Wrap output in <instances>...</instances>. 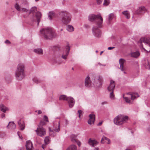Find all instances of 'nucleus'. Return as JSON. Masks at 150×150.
<instances>
[{"mask_svg":"<svg viewBox=\"0 0 150 150\" xmlns=\"http://www.w3.org/2000/svg\"><path fill=\"white\" fill-rule=\"evenodd\" d=\"M148 131L150 132V128H149Z\"/></svg>","mask_w":150,"mask_h":150,"instance_id":"obj_63","label":"nucleus"},{"mask_svg":"<svg viewBox=\"0 0 150 150\" xmlns=\"http://www.w3.org/2000/svg\"><path fill=\"white\" fill-rule=\"evenodd\" d=\"M33 51L35 53L39 55H42L43 54V50L40 48L34 49Z\"/></svg>","mask_w":150,"mask_h":150,"instance_id":"obj_21","label":"nucleus"},{"mask_svg":"<svg viewBox=\"0 0 150 150\" xmlns=\"http://www.w3.org/2000/svg\"><path fill=\"white\" fill-rule=\"evenodd\" d=\"M33 80L34 82L36 83H40V81L36 78H34L33 79Z\"/></svg>","mask_w":150,"mask_h":150,"instance_id":"obj_44","label":"nucleus"},{"mask_svg":"<svg viewBox=\"0 0 150 150\" xmlns=\"http://www.w3.org/2000/svg\"><path fill=\"white\" fill-rule=\"evenodd\" d=\"M9 110L8 108L4 106L2 104L0 105V110H1L2 111L4 112H5L6 111H8Z\"/></svg>","mask_w":150,"mask_h":150,"instance_id":"obj_26","label":"nucleus"},{"mask_svg":"<svg viewBox=\"0 0 150 150\" xmlns=\"http://www.w3.org/2000/svg\"><path fill=\"white\" fill-rule=\"evenodd\" d=\"M22 11L23 12L25 13V15H24L25 17H26L29 15V10L25 8H22L21 9V11Z\"/></svg>","mask_w":150,"mask_h":150,"instance_id":"obj_28","label":"nucleus"},{"mask_svg":"<svg viewBox=\"0 0 150 150\" xmlns=\"http://www.w3.org/2000/svg\"><path fill=\"white\" fill-rule=\"evenodd\" d=\"M18 136H19V137L20 138L21 137H20V136H19V132H18Z\"/></svg>","mask_w":150,"mask_h":150,"instance_id":"obj_62","label":"nucleus"},{"mask_svg":"<svg viewBox=\"0 0 150 150\" xmlns=\"http://www.w3.org/2000/svg\"><path fill=\"white\" fill-rule=\"evenodd\" d=\"M107 102H106V101H104L103 102H102V103H101V104L102 105H104V104H107Z\"/></svg>","mask_w":150,"mask_h":150,"instance_id":"obj_53","label":"nucleus"},{"mask_svg":"<svg viewBox=\"0 0 150 150\" xmlns=\"http://www.w3.org/2000/svg\"><path fill=\"white\" fill-rule=\"evenodd\" d=\"M88 19L90 21H94L99 27L101 28L102 27L103 19L100 14L97 15L93 14L90 15L88 17Z\"/></svg>","mask_w":150,"mask_h":150,"instance_id":"obj_4","label":"nucleus"},{"mask_svg":"<svg viewBox=\"0 0 150 150\" xmlns=\"http://www.w3.org/2000/svg\"><path fill=\"white\" fill-rule=\"evenodd\" d=\"M97 3L98 4H100L101 3L103 0H96Z\"/></svg>","mask_w":150,"mask_h":150,"instance_id":"obj_48","label":"nucleus"},{"mask_svg":"<svg viewBox=\"0 0 150 150\" xmlns=\"http://www.w3.org/2000/svg\"><path fill=\"white\" fill-rule=\"evenodd\" d=\"M123 97L124 100L126 102L128 103H130V100L129 98V97H124V95H123Z\"/></svg>","mask_w":150,"mask_h":150,"instance_id":"obj_41","label":"nucleus"},{"mask_svg":"<svg viewBox=\"0 0 150 150\" xmlns=\"http://www.w3.org/2000/svg\"><path fill=\"white\" fill-rule=\"evenodd\" d=\"M131 57L135 58H137L140 55L139 52L137 51L132 52L131 53Z\"/></svg>","mask_w":150,"mask_h":150,"instance_id":"obj_24","label":"nucleus"},{"mask_svg":"<svg viewBox=\"0 0 150 150\" xmlns=\"http://www.w3.org/2000/svg\"><path fill=\"white\" fill-rule=\"evenodd\" d=\"M102 122H99L97 125L98 126H100L102 124Z\"/></svg>","mask_w":150,"mask_h":150,"instance_id":"obj_52","label":"nucleus"},{"mask_svg":"<svg viewBox=\"0 0 150 150\" xmlns=\"http://www.w3.org/2000/svg\"><path fill=\"white\" fill-rule=\"evenodd\" d=\"M26 150H33L34 149L33 144L30 140L27 141L25 144Z\"/></svg>","mask_w":150,"mask_h":150,"instance_id":"obj_11","label":"nucleus"},{"mask_svg":"<svg viewBox=\"0 0 150 150\" xmlns=\"http://www.w3.org/2000/svg\"><path fill=\"white\" fill-rule=\"evenodd\" d=\"M70 51V47L69 45H67L65 47V52L62 55V57L64 59H66L69 54Z\"/></svg>","mask_w":150,"mask_h":150,"instance_id":"obj_12","label":"nucleus"},{"mask_svg":"<svg viewBox=\"0 0 150 150\" xmlns=\"http://www.w3.org/2000/svg\"><path fill=\"white\" fill-rule=\"evenodd\" d=\"M35 13V18L37 19V22L38 25L41 18V14L40 12L37 11V8L35 6L33 7L29 11V15L30 13L34 14Z\"/></svg>","mask_w":150,"mask_h":150,"instance_id":"obj_7","label":"nucleus"},{"mask_svg":"<svg viewBox=\"0 0 150 150\" xmlns=\"http://www.w3.org/2000/svg\"><path fill=\"white\" fill-rule=\"evenodd\" d=\"M125 60L122 59H120L119 60V64H120V69L122 71H123L124 69V64Z\"/></svg>","mask_w":150,"mask_h":150,"instance_id":"obj_19","label":"nucleus"},{"mask_svg":"<svg viewBox=\"0 0 150 150\" xmlns=\"http://www.w3.org/2000/svg\"><path fill=\"white\" fill-rule=\"evenodd\" d=\"M140 47L141 50L150 52V38H141L139 41Z\"/></svg>","mask_w":150,"mask_h":150,"instance_id":"obj_3","label":"nucleus"},{"mask_svg":"<svg viewBox=\"0 0 150 150\" xmlns=\"http://www.w3.org/2000/svg\"><path fill=\"white\" fill-rule=\"evenodd\" d=\"M99 27L97 26H94L92 28V33L93 35L96 38H100L101 36V33Z\"/></svg>","mask_w":150,"mask_h":150,"instance_id":"obj_9","label":"nucleus"},{"mask_svg":"<svg viewBox=\"0 0 150 150\" xmlns=\"http://www.w3.org/2000/svg\"><path fill=\"white\" fill-rule=\"evenodd\" d=\"M42 111H41L40 110H39L38 111V114H40L41 113H42Z\"/></svg>","mask_w":150,"mask_h":150,"instance_id":"obj_57","label":"nucleus"},{"mask_svg":"<svg viewBox=\"0 0 150 150\" xmlns=\"http://www.w3.org/2000/svg\"><path fill=\"white\" fill-rule=\"evenodd\" d=\"M148 65L147 66V67H146V68L147 69H150V62L149 63V61H148Z\"/></svg>","mask_w":150,"mask_h":150,"instance_id":"obj_50","label":"nucleus"},{"mask_svg":"<svg viewBox=\"0 0 150 150\" xmlns=\"http://www.w3.org/2000/svg\"><path fill=\"white\" fill-rule=\"evenodd\" d=\"M115 48V47H108V50H111L114 48Z\"/></svg>","mask_w":150,"mask_h":150,"instance_id":"obj_49","label":"nucleus"},{"mask_svg":"<svg viewBox=\"0 0 150 150\" xmlns=\"http://www.w3.org/2000/svg\"><path fill=\"white\" fill-rule=\"evenodd\" d=\"M88 143V144L92 147L95 146L98 144V142L96 140L91 138L89 139Z\"/></svg>","mask_w":150,"mask_h":150,"instance_id":"obj_15","label":"nucleus"},{"mask_svg":"<svg viewBox=\"0 0 150 150\" xmlns=\"http://www.w3.org/2000/svg\"><path fill=\"white\" fill-rule=\"evenodd\" d=\"M35 131L37 135L40 137H42L46 135V130L43 127H38Z\"/></svg>","mask_w":150,"mask_h":150,"instance_id":"obj_10","label":"nucleus"},{"mask_svg":"<svg viewBox=\"0 0 150 150\" xmlns=\"http://www.w3.org/2000/svg\"><path fill=\"white\" fill-rule=\"evenodd\" d=\"M24 65L23 63H19L17 66L15 74L16 77L17 79L21 80L24 78Z\"/></svg>","mask_w":150,"mask_h":150,"instance_id":"obj_2","label":"nucleus"},{"mask_svg":"<svg viewBox=\"0 0 150 150\" xmlns=\"http://www.w3.org/2000/svg\"><path fill=\"white\" fill-rule=\"evenodd\" d=\"M78 113L79 114V117H80V116L82 115V111L81 110H79L78 111Z\"/></svg>","mask_w":150,"mask_h":150,"instance_id":"obj_47","label":"nucleus"},{"mask_svg":"<svg viewBox=\"0 0 150 150\" xmlns=\"http://www.w3.org/2000/svg\"><path fill=\"white\" fill-rule=\"evenodd\" d=\"M70 137L72 141L73 142H76V136L74 135H72Z\"/></svg>","mask_w":150,"mask_h":150,"instance_id":"obj_37","label":"nucleus"},{"mask_svg":"<svg viewBox=\"0 0 150 150\" xmlns=\"http://www.w3.org/2000/svg\"><path fill=\"white\" fill-rule=\"evenodd\" d=\"M67 101L68 102L69 107H72L75 103V100L74 99L71 97H69Z\"/></svg>","mask_w":150,"mask_h":150,"instance_id":"obj_16","label":"nucleus"},{"mask_svg":"<svg viewBox=\"0 0 150 150\" xmlns=\"http://www.w3.org/2000/svg\"><path fill=\"white\" fill-rule=\"evenodd\" d=\"M109 4V0H104L103 4L104 5L107 6Z\"/></svg>","mask_w":150,"mask_h":150,"instance_id":"obj_45","label":"nucleus"},{"mask_svg":"<svg viewBox=\"0 0 150 150\" xmlns=\"http://www.w3.org/2000/svg\"><path fill=\"white\" fill-rule=\"evenodd\" d=\"M85 85L88 87H90L91 86V81L88 76L85 79Z\"/></svg>","mask_w":150,"mask_h":150,"instance_id":"obj_18","label":"nucleus"},{"mask_svg":"<svg viewBox=\"0 0 150 150\" xmlns=\"http://www.w3.org/2000/svg\"><path fill=\"white\" fill-rule=\"evenodd\" d=\"M59 15L61 21L64 24L69 23L71 20V16L68 11H62L59 13Z\"/></svg>","mask_w":150,"mask_h":150,"instance_id":"obj_5","label":"nucleus"},{"mask_svg":"<svg viewBox=\"0 0 150 150\" xmlns=\"http://www.w3.org/2000/svg\"><path fill=\"white\" fill-rule=\"evenodd\" d=\"M99 64L100 65H102L103 66H105V64H104V65H102L101 64H100V63H99Z\"/></svg>","mask_w":150,"mask_h":150,"instance_id":"obj_58","label":"nucleus"},{"mask_svg":"<svg viewBox=\"0 0 150 150\" xmlns=\"http://www.w3.org/2000/svg\"><path fill=\"white\" fill-rule=\"evenodd\" d=\"M68 97H67L66 96L64 95H61L59 98V100H67V98Z\"/></svg>","mask_w":150,"mask_h":150,"instance_id":"obj_36","label":"nucleus"},{"mask_svg":"<svg viewBox=\"0 0 150 150\" xmlns=\"http://www.w3.org/2000/svg\"><path fill=\"white\" fill-rule=\"evenodd\" d=\"M1 117L3 118L5 116V115L4 114H3L1 115Z\"/></svg>","mask_w":150,"mask_h":150,"instance_id":"obj_56","label":"nucleus"},{"mask_svg":"<svg viewBox=\"0 0 150 150\" xmlns=\"http://www.w3.org/2000/svg\"><path fill=\"white\" fill-rule=\"evenodd\" d=\"M40 34L46 39H51L56 36V34L50 28H43L40 31Z\"/></svg>","mask_w":150,"mask_h":150,"instance_id":"obj_1","label":"nucleus"},{"mask_svg":"<svg viewBox=\"0 0 150 150\" xmlns=\"http://www.w3.org/2000/svg\"><path fill=\"white\" fill-rule=\"evenodd\" d=\"M15 7L16 9L18 11H21V8L19 5L16 3L15 5Z\"/></svg>","mask_w":150,"mask_h":150,"instance_id":"obj_42","label":"nucleus"},{"mask_svg":"<svg viewBox=\"0 0 150 150\" xmlns=\"http://www.w3.org/2000/svg\"><path fill=\"white\" fill-rule=\"evenodd\" d=\"M18 124L21 130H23L24 129L25 124L23 120H20L18 122Z\"/></svg>","mask_w":150,"mask_h":150,"instance_id":"obj_20","label":"nucleus"},{"mask_svg":"<svg viewBox=\"0 0 150 150\" xmlns=\"http://www.w3.org/2000/svg\"><path fill=\"white\" fill-rule=\"evenodd\" d=\"M31 20L33 21H36L35 19V17H33V18L31 19Z\"/></svg>","mask_w":150,"mask_h":150,"instance_id":"obj_55","label":"nucleus"},{"mask_svg":"<svg viewBox=\"0 0 150 150\" xmlns=\"http://www.w3.org/2000/svg\"><path fill=\"white\" fill-rule=\"evenodd\" d=\"M7 127L12 129H15L16 127V125L13 122H10Z\"/></svg>","mask_w":150,"mask_h":150,"instance_id":"obj_23","label":"nucleus"},{"mask_svg":"<svg viewBox=\"0 0 150 150\" xmlns=\"http://www.w3.org/2000/svg\"><path fill=\"white\" fill-rule=\"evenodd\" d=\"M115 84V81L112 80H111L110 81V83L109 86L108 87V90L109 91H113Z\"/></svg>","mask_w":150,"mask_h":150,"instance_id":"obj_13","label":"nucleus"},{"mask_svg":"<svg viewBox=\"0 0 150 150\" xmlns=\"http://www.w3.org/2000/svg\"><path fill=\"white\" fill-rule=\"evenodd\" d=\"M78 144L79 146H80L81 145V143L79 142L78 143Z\"/></svg>","mask_w":150,"mask_h":150,"instance_id":"obj_60","label":"nucleus"},{"mask_svg":"<svg viewBox=\"0 0 150 150\" xmlns=\"http://www.w3.org/2000/svg\"><path fill=\"white\" fill-rule=\"evenodd\" d=\"M60 122L59 121L58 124V126L57 127H56L54 129V131L57 132H59L60 130Z\"/></svg>","mask_w":150,"mask_h":150,"instance_id":"obj_38","label":"nucleus"},{"mask_svg":"<svg viewBox=\"0 0 150 150\" xmlns=\"http://www.w3.org/2000/svg\"><path fill=\"white\" fill-rule=\"evenodd\" d=\"M128 117L127 116L119 115L114 120L115 124L117 125H120L126 122L128 120Z\"/></svg>","mask_w":150,"mask_h":150,"instance_id":"obj_6","label":"nucleus"},{"mask_svg":"<svg viewBox=\"0 0 150 150\" xmlns=\"http://www.w3.org/2000/svg\"><path fill=\"white\" fill-rule=\"evenodd\" d=\"M9 110L8 108L4 106L2 104L0 105V110H1L2 111L4 112H5L6 111H8Z\"/></svg>","mask_w":150,"mask_h":150,"instance_id":"obj_25","label":"nucleus"},{"mask_svg":"<svg viewBox=\"0 0 150 150\" xmlns=\"http://www.w3.org/2000/svg\"><path fill=\"white\" fill-rule=\"evenodd\" d=\"M146 11V9L145 7L141 6L139 7L137 10L136 13L138 14L144 13Z\"/></svg>","mask_w":150,"mask_h":150,"instance_id":"obj_17","label":"nucleus"},{"mask_svg":"<svg viewBox=\"0 0 150 150\" xmlns=\"http://www.w3.org/2000/svg\"><path fill=\"white\" fill-rule=\"evenodd\" d=\"M46 125V122L43 121V120H42L40 121L39 124L38 125V127H43V126Z\"/></svg>","mask_w":150,"mask_h":150,"instance_id":"obj_40","label":"nucleus"},{"mask_svg":"<svg viewBox=\"0 0 150 150\" xmlns=\"http://www.w3.org/2000/svg\"><path fill=\"white\" fill-rule=\"evenodd\" d=\"M67 150H77V147L75 145H72L70 146Z\"/></svg>","mask_w":150,"mask_h":150,"instance_id":"obj_32","label":"nucleus"},{"mask_svg":"<svg viewBox=\"0 0 150 150\" xmlns=\"http://www.w3.org/2000/svg\"><path fill=\"white\" fill-rule=\"evenodd\" d=\"M114 14L113 13H111L109 14L108 18V23L109 24L110 23L111 21L114 18Z\"/></svg>","mask_w":150,"mask_h":150,"instance_id":"obj_27","label":"nucleus"},{"mask_svg":"<svg viewBox=\"0 0 150 150\" xmlns=\"http://www.w3.org/2000/svg\"><path fill=\"white\" fill-rule=\"evenodd\" d=\"M93 83L95 86L97 87L101 86L103 84V79L102 77L100 75H98L94 77Z\"/></svg>","mask_w":150,"mask_h":150,"instance_id":"obj_8","label":"nucleus"},{"mask_svg":"<svg viewBox=\"0 0 150 150\" xmlns=\"http://www.w3.org/2000/svg\"><path fill=\"white\" fill-rule=\"evenodd\" d=\"M110 93L109 97L112 100H114L115 99V96L113 93V91H110Z\"/></svg>","mask_w":150,"mask_h":150,"instance_id":"obj_39","label":"nucleus"},{"mask_svg":"<svg viewBox=\"0 0 150 150\" xmlns=\"http://www.w3.org/2000/svg\"><path fill=\"white\" fill-rule=\"evenodd\" d=\"M53 61L54 63L58 64H60L62 63V62L60 61H58L57 59H54Z\"/></svg>","mask_w":150,"mask_h":150,"instance_id":"obj_46","label":"nucleus"},{"mask_svg":"<svg viewBox=\"0 0 150 150\" xmlns=\"http://www.w3.org/2000/svg\"><path fill=\"white\" fill-rule=\"evenodd\" d=\"M105 140L108 141V142L107 143L108 144H110V139H108V138H107V137H106L105 136H104L101 139V143H103V144L105 142H104V141Z\"/></svg>","mask_w":150,"mask_h":150,"instance_id":"obj_29","label":"nucleus"},{"mask_svg":"<svg viewBox=\"0 0 150 150\" xmlns=\"http://www.w3.org/2000/svg\"><path fill=\"white\" fill-rule=\"evenodd\" d=\"M94 150H99L98 148H96Z\"/></svg>","mask_w":150,"mask_h":150,"instance_id":"obj_59","label":"nucleus"},{"mask_svg":"<svg viewBox=\"0 0 150 150\" xmlns=\"http://www.w3.org/2000/svg\"><path fill=\"white\" fill-rule=\"evenodd\" d=\"M50 142V138L49 136H47L45 137L44 139V142L45 144H47L49 143Z\"/></svg>","mask_w":150,"mask_h":150,"instance_id":"obj_34","label":"nucleus"},{"mask_svg":"<svg viewBox=\"0 0 150 150\" xmlns=\"http://www.w3.org/2000/svg\"><path fill=\"white\" fill-rule=\"evenodd\" d=\"M122 13L124 15L127 19L129 18L130 17L129 13L128 11H123Z\"/></svg>","mask_w":150,"mask_h":150,"instance_id":"obj_31","label":"nucleus"},{"mask_svg":"<svg viewBox=\"0 0 150 150\" xmlns=\"http://www.w3.org/2000/svg\"><path fill=\"white\" fill-rule=\"evenodd\" d=\"M5 42L6 44H10L11 43L10 41L8 40H6Z\"/></svg>","mask_w":150,"mask_h":150,"instance_id":"obj_51","label":"nucleus"},{"mask_svg":"<svg viewBox=\"0 0 150 150\" xmlns=\"http://www.w3.org/2000/svg\"><path fill=\"white\" fill-rule=\"evenodd\" d=\"M103 52V51H102L101 52H100V55H101V54H102V53Z\"/></svg>","mask_w":150,"mask_h":150,"instance_id":"obj_61","label":"nucleus"},{"mask_svg":"<svg viewBox=\"0 0 150 150\" xmlns=\"http://www.w3.org/2000/svg\"><path fill=\"white\" fill-rule=\"evenodd\" d=\"M49 134L50 136L54 137L56 135V133L54 132L52 130L50 127L49 128Z\"/></svg>","mask_w":150,"mask_h":150,"instance_id":"obj_35","label":"nucleus"},{"mask_svg":"<svg viewBox=\"0 0 150 150\" xmlns=\"http://www.w3.org/2000/svg\"><path fill=\"white\" fill-rule=\"evenodd\" d=\"M124 73V74H126V72L125 71H124L123 72Z\"/></svg>","mask_w":150,"mask_h":150,"instance_id":"obj_64","label":"nucleus"},{"mask_svg":"<svg viewBox=\"0 0 150 150\" xmlns=\"http://www.w3.org/2000/svg\"><path fill=\"white\" fill-rule=\"evenodd\" d=\"M67 29L69 31L72 32L74 30V28L72 26L70 25H68L67 26Z\"/></svg>","mask_w":150,"mask_h":150,"instance_id":"obj_33","label":"nucleus"},{"mask_svg":"<svg viewBox=\"0 0 150 150\" xmlns=\"http://www.w3.org/2000/svg\"><path fill=\"white\" fill-rule=\"evenodd\" d=\"M89 119L88 122L89 125L93 124L95 121V116L94 114H91L89 115Z\"/></svg>","mask_w":150,"mask_h":150,"instance_id":"obj_14","label":"nucleus"},{"mask_svg":"<svg viewBox=\"0 0 150 150\" xmlns=\"http://www.w3.org/2000/svg\"><path fill=\"white\" fill-rule=\"evenodd\" d=\"M43 121L46 122H48L49 120L47 117L46 115H44L43 117Z\"/></svg>","mask_w":150,"mask_h":150,"instance_id":"obj_43","label":"nucleus"},{"mask_svg":"<svg viewBox=\"0 0 150 150\" xmlns=\"http://www.w3.org/2000/svg\"><path fill=\"white\" fill-rule=\"evenodd\" d=\"M130 96L131 99L132 100H134L139 96V95L137 93H132L129 94Z\"/></svg>","mask_w":150,"mask_h":150,"instance_id":"obj_22","label":"nucleus"},{"mask_svg":"<svg viewBox=\"0 0 150 150\" xmlns=\"http://www.w3.org/2000/svg\"><path fill=\"white\" fill-rule=\"evenodd\" d=\"M55 14L53 11L50 12L48 13V17L50 20L55 16Z\"/></svg>","mask_w":150,"mask_h":150,"instance_id":"obj_30","label":"nucleus"},{"mask_svg":"<svg viewBox=\"0 0 150 150\" xmlns=\"http://www.w3.org/2000/svg\"><path fill=\"white\" fill-rule=\"evenodd\" d=\"M65 121L66 125H67L68 123V121L66 119L65 120Z\"/></svg>","mask_w":150,"mask_h":150,"instance_id":"obj_54","label":"nucleus"}]
</instances>
